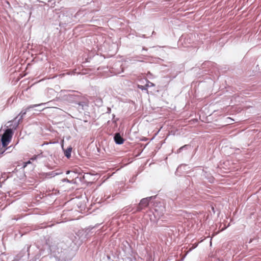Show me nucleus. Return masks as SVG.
<instances>
[{"instance_id":"nucleus-4","label":"nucleus","mask_w":261,"mask_h":261,"mask_svg":"<svg viewBox=\"0 0 261 261\" xmlns=\"http://www.w3.org/2000/svg\"><path fill=\"white\" fill-rule=\"evenodd\" d=\"M59 248H57L56 250L53 251V256L58 261H62L65 259V254L62 251V249L59 251Z\"/></svg>"},{"instance_id":"nucleus-21","label":"nucleus","mask_w":261,"mask_h":261,"mask_svg":"<svg viewBox=\"0 0 261 261\" xmlns=\"http://www.w3.org/2000/svg\"><path fill=\"white\" fill-rule=\"evenodd\" d=\"M62 181H63V182H68V183H72V181L71 180H69L67 178H64V179H62Z\"/></svg>"},{"instance_id":"nucleus-9","label":"nucleus","mask_w":261,"mask_h":261,"mask_svg":"<svg viewBox=\"0 0 261 261\" xmlns=\"http://www.w3.org/2000/svg\"><path fill=\"white\" fill-rule=\"evenodd\" d=\"M93 228L94 227H88L83 230V235H85L84 238L87 239L91 236V234L93 233V232L92 231Z\"/></svg>"},{"instance_id":"nucleus-8","label":"nucleus","mask_w":261,"mask_h":261,"mask_svg":"<svg viewBox=\"0 0 261 261\" xmlns=\"http://www.w3.org/2000/svg\"><path fill=\"white\" fill-rule=\"evenodd\" d=\"M62 149L64 151V155L67 158L70 159L71 158V152L72 147L71 146H68L66 149L63 148V145H62Z\"/></svg>"},{"instance_id":"nucleus-25","label":"nucleus","mask_w":261,"mask_h":261,"mask_svg":"<svg viewBox=\"0 0 261 261\" xmlns=\"http://www.w3.org/2000/svg\"><path fill=\"white\" fill-rule=\"evenodd\" d=\"M31 160H29V161L27 162V164H30V163H31Z\"/></svg>"},{"instance_id":"nucleus-6","label":"nucleus","mask_w":261,"mask_h":261,"mask_svg":"<svg viewBox=\"0 0 261 261\" xmlns=\"http://www.w3.org/2000/svg\"><path fill=\"white\" fill-rule=\"evenodd\" d=\"M113 117L111 120H109L107 122V124L110 126H111L114 130L118 126L117 121L119 120V118H116L115 115H112Z\"/></svg>"},{"instance_id":"nucleus-5","label":"nucleus","mask_w":261,"mask_h":261,"mask_svg":"<svg viewBox=\"0 0 261 261\" xmlns=\"http://www.w3.org/2000/svg\"><path fill=\"white\" fill-rule=\"evenodd\" d=\"M114 140L116 144L121 145L124 143L125 139L120 133L117 132L114 135Z\"/></svg>"},{"instance_id":"nucleus-16","label":"nucleus","mask_w":261,"mask_h":261,"mask_svg":"<svg viewBox=\"0 0 261 261\" xmlns=\"http://www.w3.org/2000/svg\"><path fill=\"white\" fill-rule=\"evenodd\" d=\"M134 208L131 205H128L123 208V212L129 213L133 210Z\"/></svg>"},{"instance_id":"nucleus-17","label":"nucleus","mask_w":261,"mask_h":261,"mask_svg":"<svg viewBox=\"0 0 261 261\" xmlns=\"http://www.w3.org/2000/svg\"><path fill=\"white\" fill-rule=\"evenodd\" d=\"M41 154L34 155L32 158H30V160L34 161L35 160H36L37 159L41 158Z\"/></svg>"},{"instance_id":"nucleus-18","label":"nucleus","mask_w":261,"mask_h":261,"mask_svg":"<svg viewBox=\"0 0 261 261\" xmlns=\"http://www.w3.org/2000/svg\"><path fill=\"white\" fill-rule=\"evenodd\" d=\"M189 122L191 124H194L198 122V119H197V118L192 119L190 120L189 121Z\"/></svg>"},{"instance_id":"nucleus-22","label":"nucleus","mask_w":261,"mask_h":261,"mask_svg":"<svg viewBox=\"0 0 261 261\" xmlns=\"http://www.w3.org/2000/svg\"><path fill=\"white\" fill-rule=\"evenodd\" d=\"M138 87H139L140 89H142V90L144 89V86H140V85H139V86H138Z\"/></svg>"},{"instance_id":"nucleus-2","label":"nucleus","mask_w":261,"mask_h":261,"mask_svg":"<svg viewBox=\"0 0 261 261\" xmlns=\"http://www.w3.org/2000/svg\"><path fill=\"white\" fill-rule=\"evenodd\" d=\"M156 196L157 195H155L142 198L137 205L135 212H141L143 209L147 207L149 205L150 202L152 200L155 199Z\"/></svg>"},{"instance_id":"nucleus-23","label":"nucleus","mask_w":261,"mask_h":261,"mask_svg":"<svg viewBox=\"0 0 261 261\" xmlns=\"http://www.w3.org/2000/svg\"><path fill=\"white\" fill-rule=\"evenodd\" d=\"M70 172H71L70 171L68 170V171H66V174H69Z\"/></svg>"},{"instance_id":"nucleus-15","label":"nucleus","mask_w":261,"mask_h":261,"mask_svg":"<svg viewBox=\"0 0 261 261\" xmlns=\"http://www.w3.org/2000/svg\"><path fill=\"white\" fill-rule=\"evenodd\" d=\"M167 196L170 198L172 200L176 199L177 198V195L175 192L170 191L167 193Z\"/></svg>"},{"instance_id":"nucleus-3","label":"nucleus","mask_w":261,"mask_h":261,"mask_svg":"<svg viewBox=\"0 0 261 261\" xmlns=\"http://www.w3.org/2000/svg\"><path fill=\"white\" fill-rule=\"evenodd\" d=\"M17 117H16L13 120L9 121L8 122V126L7 129H10L14 133V130H15L18 126L20 120L23 119V115H21V117L18 119H17Z\"/></svg>"},{"instance_id":"nucleus-12","label":"nucleus","mask_w":261,"mask_h":261,"mask_svg":"<svg viewBox=\"0 0 261 261\" xmlns=\"http://www.w3.org/2000/svg\"><path fill=\"white\" fill-rule=\"evenodd\" d=\"M78 105L79 106L77 107V109L79 111H80L81 109H84L85 108L88 107V102L87 100L83 102H80L78 103Z\"/></svg>"},{"instance_id":"nucleus-11","label":"nucleus","mask_w":261,"mask_h":261,"mask_svg":"<svg viewBox=\"0 0 261 261\" xmlns=\"http://www.w3.org/2000/svg\"><path fill=\"white\" fill-rule=\"evenodd\" d=\"M37 106L36 105H34V106H30V107H27L26 109H23L21 111V112L19 114H23V115H24L27 112H32V110H33L34 108V107H37Z\"/></svg>"},{"instance_id":"nucleus-14","label":"nucleus","mask_w":261,"mask_h":261,"mask_svg":"<svg viewBox=\"0 0 261 261\" xmlns=\"http://www.w3.org/2000/svg\"><path fill=\"white\" fill-rule=\"evenodd\" d=\"M191 148V145L190 144H186L180 147L177 151L178 153H180L183 150L188 149Z\"/></svg>"},{"instance_id":"nucleus-24","label":"nucleus","mask_w":261,"mask_h":261,"mask_svg":"<svg viewBox=\"0 0 261 261\" xmlns=\"http://www.w3.org/2000/svg\"><path fill=\"white\" fill-rule=\"evenodd\" d=\"M227 119H230V120H231V121H234V120H233V119H231V118H230V117H228V118H227Z\"/></svg>"},{"instance_id":"nucleus-10","label":"nucleus","mask_w":261,"mask_h":261,"mask_svg":"<svg viewBox=\"0 0 261 261\" xmlns=\"http://www.w3.org/2000/svg\"><path fill=\"white\" fill-rule=\"evenodd\" d=\"M60 174V173L56 172L55 171H53L49 172L42 173L41 174L45 177L48 178L51 177H54L56 175H59Z\"/></svg>"},{"instance_id":"nucleus-7","label":"nucleus","mask_w":261,"mask_h":261,"mask_svg":"<svg viewBox=\"0 0 261 261\" xmlns=\"http://www.w3.org/2000/svg\"><path fill=\"white\" fill-rule=\"evenodd\" d=\"M201 175L204 178L207 179L211 183L214 182V178L210 173L205 171L203 169L201 170Z\"/></svg>"},{"instance_id":"nucleus-19","label":"nucleus","mask_w":261,"mask_h":261,"mask_svg":"<svg viewBox=\"0 0 261 261\" xmlns=\"http://www.w3.org/2000/svg\"><path fill=\"white\" fill-rule=\"evenodd\" d=\"M5 258H7L6 255L4 253H1L0 255V261H5Z\"/></svg>"},{"instance_id":"nucleus-20","label":"nucleus","mask_w":261,"mask_h":261,"mask_svg":"<svg viewBox=\"0 0 261 261\" xmlns=\"http://www.w3.org/2000/svg\"><path fill=\"white\" fill-rule=\"evenodd\" d=\"M19 257H20V256L18 255L16 256V257L14 258V259L12 261H20V259L19 258Z\"/></svg>"},{"instance_id":"nucleus-1","label":"nucleus","mask_w":261,"mask_h":261,"mask_svg":"<svg viewBox=\"0 0 261 261\" xmlns=\"http://www.w3.org/2000/svg\"><path fill=\"white\" fill-rule=\"evenodd\" d=\"M13 135V132L10 129H6L4 131V134L1 137V141L0 142V155L3 154L7 150L14 148L12 145L7 147L10 142Z\"/></svg>"},{"instance_id":"nucleus-13","label":"nucleus","mask_w":261,"mask_h":261,"mask_svg":"<svg viewBox=\"0 0 261 261\" xmlns=\"http://www.w3.org/2000/svg\"><path fill=\"white\" fill-rule=\"evenodd\" d=\"M199 118L200 120L203 122H210V119L208 118V116H210L211 115H198Z\"/></svg>"}]
</instances>
